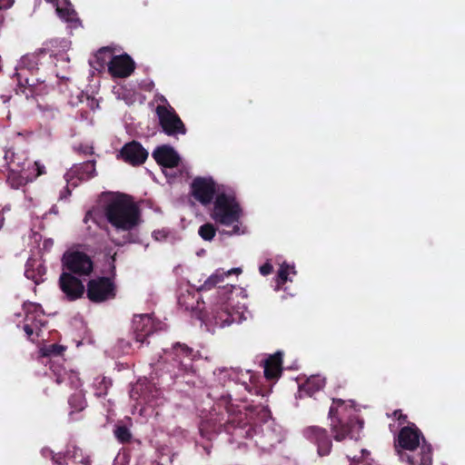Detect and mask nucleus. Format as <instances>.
<instances>
[{"instance_id":"obj_17","label":"nucleus","mask_w":465,"mask_h":465,"mask_svg":"<svg viewBox=\"0 0 465 465\" xmlns=\"http://www.w3.org/2000/svg\"><path fill=\"white\" fill-rule=\"evenodd\" d=\"M152 155L155 162L164 168L177 167L181 162L178 153L168 144L156 147Z\"/></svg>"},{"instance_id":"obj_6","label":"nucleus","mask_w":465,"mask_h":465,"mask_svg":"<svg viewBox=\"0 0 465 465\" xmlns=\"http://www.w3.org/2000/svg\"><path fill=\"white\" fill-rule=\"evenodd\" d=\"M97 175L96 161L88 160L81 163L74 164L64 174L67 184L64 186L59 192V201H67L68 196L71 195L70 185L76 187L77 182L89 181Z\"/></svg>"},{"instance_id":"obj_1","label":"nucleus","mask_w":465,"mask_h":465,"mask_svg":"<svg viewBox=\"0 0 465 465\" xmlns=\"http://www.w3.org/2000/svg\"><path fill=\"white\" fill-rule=\"evenodd\" d=\"M219 407H223L227 413V419L221 424L222 430L231 436V442L240 443L242 440H252L259 436L262 430L257 422L265 423L271 418V411L268 406L262 404L248 405L245 411L232 403V398L227 392L217 395L214 391L208 393Z\"/></svg>"},{"instance_id":"obj_7","label":"nucleus","mask_w":465,"mask_h":465,"mask_svg":"<svg viewBox=\"0 0 465 465\" xmlns=\"http://www.w3.org/2000/svg\"><path fill=\"white\" fill-rule=\"evenodd\" d=\"M62 264L66 272L74 276H89L94 271L93 260L81 251L65 252L62 258Z\"/></svg>"},{"instance_id":"obj_40","label":"nucleus","mask_w":465,"mask_h":465,"mask_svg":"<svg viewBox=\"0 0 465 465\" xmlns=\"http://www.w3.org/2000/svg\"><path fill=\"white\" fill-rule=\"evenodd\" d=\"M260 273L263 276L271 274L273 271V267L270 262H265L259 268Z\"/></svg>"},{"instance_id":"obj_34","label":"nucleus","mask_w":465,"mask_h":465,"mask_svg":"<svg viewBox=\"0 0 465 465\" xmlns=\"http://www.w3.org/2000/svg\"><path fill=\"white\" fill-rule=\"evenodd\" d=\"M34 263L35 262H27L25 275L27 279L34 281L35 283H38V281L42 277V266L41 264H38L37 272H35V269L31 268L34 266Z\"/></svg>"},{"instance_id":"obj_22","label":"nucleus","mask_w":465,"mask_h":465,"mask_svg":"<svg viewBox=\"0 0 465 465\" xmlns=\"http://www.w3.org/2000/svg\"><path fill=\"white\" fill-rule=\"evenodd\" d=\"M96 203H145L144 201L135 202L130 194L121 192L106 191L99 194Z\"/></svg>"},{"instance_id":"obj_15","label":"nucleus","mask_w":465,"mask_h":465,"mask_svg":"<svg viewBox=\"0 0 465 465\" xmlns=\"http://www.w3.org/2000/svg\"><path fill=\"white\" fill-rule=\"evenodd\" d=\"M135 69V63L127 54L114 55L108 63V72L113 77L126 78Z\"/></svg>"},{"instance_id":"obj_30","label":"nucleus","mask_w":465,"mask_h":465,"mask_svg":"<svg viewBox=\"0 0 465 465\" xmlns=\"http://www.w3.org/2000/svg\"><path fill=\"white\" fill-rule=\"evenodd\" d=\"M113 56L111 48L102 47L94 54V63H96L100 68H104L105 64L108 65V63Z\"/></svg>"},{"instance_id":"obj_8","label":"nucleus","mask_w":465,"mask_h":465,"mask_svg":"<svg viewBox=\"0 0 465 465\" xmlns=\"http://www.w3.org/2000/svg\"><path fill=\"white\" fill-rule=\"evenodd\" d=\"M87 298L94 303L104 302L114 299L116 296V286L109 277H97L87 282Z\"/></svg>"},{"instance_id":"obj_45","label":"nucleus","mask_w":465,"mask_h":465,"mask_svg":"<svg viewBox=\"0 0 465 465\" xmlns=\"http://www.w3.org/2000/svg\"><path fill=\"white\" fill-rule=\"evenodd\" d=\"M153 236L155 240H163L167 237V233L164 231H154Z\"/></svg>"},{"instance_id":"obj_3","label":"nucleus","mask_w":465,"mask_h":465,"mask_svg":"<svg viewBox=\"0 0 465 465\" xmlns=\"http://www.w3.org/2000/svg\"><path fill=\"white\" fill-rule=\"evenodd\" d=\"M328 418L331 431L336 441H342L346 439L356 440L363 428V420L360 418L351 401L332 399Z\"/></svg>"},{"instance_id":"obj_9","label":"nucleus","mask_w":465,"mask_h":465,"mask_svg":"<svg viewBox=\"0 0 465 465\" xmlns=\"http://www.w3.org/2000/svg\"><path fill=\"white\" fill-rule=\"evenodd\" d=\"M159 124L168 136L185 134L187 130L175 110L172 106L158 105L156 107Z\"/></svg>"},{"instance_id":"obj_53","label":"nucleus","mask_w":465,"mask_h":465,"mask_svg":"<svg viewBox=\"0 0 465 465\" xmlns=\"http://www.w3.org/2000/svg\"><path fill=\"white\" fill-rule=\"evenodd\" d=\"M33 306L35 308V311H36L40 307L39 305H36V304H34Z\"/></svg>"},{"instance_id":"obj_47","label":"nucleus","mask_w":465,"mask_h":465,"mask_svg":"<svg viewBox=\"0 0 465 465\" xmlns=\"http://www.w3.org/2000/svg\"><path fill=\"white\" fill-rule=\"evenodd\" d=\"M4 211H5V208H2L0 210V229L2 228V226L4 224V222H5V217H4V214H3Z\"/></svg>"},{"instance_id":"obj_21","label":"nucleus","mask_w":465,"mask_h":465,"mask_svg":"<svg viewBox=\"0 0 465 465\" xmlns=\"http://www.w3.org/2000/svg\"><path fill=\"white\" fill-rule=\"evenodd\" d=\"M264 376L267 380L278 379L282 372V353L280 351L268 356L263 362Z\"/></svg>"},{"instance_id":"obj_38","label":"nucleus","mask_w":465,"mask_h":465,"mask_svg":"<svg viewBox=\"0 0 465 465\" xmlns=\"http://www.w3.org/2000/svg\"><path fill=\"white\" fill-rule=\"evenodd\" d=\"M30 172L31 176L35 179L36 177L45 173V167L40 162H31Z\"/></svg>"},{"instance_id":"obj_29","label":"nucleus","mask_w":465,"mask_h":465,"mask_svg":"<svg viewBox=\"0 0 465 465\" xmlns=\"http://www.w3.org/2000/svg\"><path fill=\"white\" fill-rule=\"evenodd\" d=\"M114 435L121 444L129 443L133 439L131 430L125 425H115Z\"/></svg>"},{"instance_id":"obj_36","label":"nucleus","mask_w":465,"mask_h":465,"mask_svg":"<svg viewBox=\"0 0 465 465\" xmlns=\"http://www.w3.org/2000/svg\"><path fill=\"white\" fill-rule=\"evenodd\" d=\"M56 11L61 18L65 20L66 22H72L74 20V17L76 15V13L74 10L71 8H63V7H57Z\"/></svg>"},{"instance_id":"obj_25","label":"nucleus","mask_w":465,"mask_h":465,"mask_svg":"<svg viewBox=\"0 0 465 465\" xmlns=\"http://www.w3.org/2000/svg\"><path fill=\"white\" fill-rule=\"evenodd\" d=\"M241 270L239 268L232 269L227 272L217 270L214 273H213L202 284L198 291H209L214 288L216 285L223 283L224 282V277L231 275L232 272H239Z\"/></svg>"},{"instance_id":"obj_24","label":"nucleus","mask_w":465,"mask_h":465,"mask_svg":"<svg viewBox=\"0 0 465 465\" xmlns=\"http://www.w3.org/2000/svg\"><path fill=\"white\" fill-rule=\"evenodd\" d=\"M223 299L225 300V302L221 304L214 316L216 324L221 326L230 325L237 320L236 313L230 310V304L228 303L231 299L230 296H226Z\"/></svg>"},{"instance_id":"obj_11","label":"nucleus","mask_w":465,"mask_h":465,"mask_svg":"<svg viewBox=\"0 0 465 465\" xmlns=\"http://www.w3.org/2000/svg\"><path fill=\"white\" fill-rule=\"evenodd\" d=\"M303 433L305 438L316 446L320 457L330 455L332 449V440L325 428L309 426Z\"/></svg>"},{"instance_id":"obj_32","label":"nucleus","mask_w":465,"mask_h":465,"mask_svg":"<svg viewBox=\"0 0 465 465\" xmlns=\"http://www.w3.org/2000/svg\"><path fill=\"white\" fill-rule=\"evenodd\" d=\"M67 455L71 457L74 462L81 463L83 465H91L92 460L89 456H84L82 449L74 446L73 450H68L66 451Z\"/></svg>"},{"instance_id":"obj_16","label":"nucleus","mask_w":465,"mask_h":465,"mask_svg":"<svg viewBox=\"0 0 465 465\" xmlns=\"http://www.w3.org/2000/svg\"><path fill=\"white\" fill-rule=\"evenodd\" d=\"M171 356L180 369L188 372L193 369V361L196 352L185 343L176 342L172 347Z\"/></svg>"},{"instance_id":"obj_18","label":"nucleus","mask_w":465,"mask_h":465,"mask_svg":"<svg viewBox=\"0 0 465 465\" xmlns=\"http://www.w3.org/2000/svg\"><path fill=\"white\" fill-rule=\"evenodd\" d=\"M154 326L149 314L135 315L133 320V331L135 341L141 344L153 333Z\"/></svg>"},{"instance_id":"obj_46","label":"nucleus","mask_w":465,"mask_h":465,"mask_svg":"<svg viewBox=\"0 0 465 465\" xmlns=\"http://www.w3.org/2000/svg\"><path fill=\"white\" fill-rule=\"evenodd\" d=\"M14 4V0H0V8L7 9Z\"/></svg>"},{"instance_id":"obj_43","label":"nucleus","mask_w":465,"mask_h":465,"mask_svg":"<svg viewBox=\"0 0 465 465\" xmlns=\"http://www.w3.org/2000/svg\"><path fill=\"white\" fill-rule=\"evenodd\" d=\"M233 288H234V286H232V285L229 286L228 284H226L223 287L219 286V289H221V291H219V293H220V295H223V296H225L229 293L231 294Z\"/></svg>"},{"instance_id":"obj_50","label":"nucleus","mask_w":465,"mask_h":465,"mask_svg":"<svg viewBox=\"0 0 465 465\" xmlns=\"http://www.w3.org/2000/svg\"><path fill=\"white\" fill-rule=\"evenodd\" d=\"M32 320H33V317H31V314L28 312V313L26 314L25 321H27V322H28V321H32Z\"/></svg>"},{"instance_id":"obj_49","label":"nucleus","mask_w":465,"mask_h":465,"mask_svg":"<svg viewBox=\"0 0 465 465\" xmlns=\"http://www.w3.org/2000/svg\"><path fill=\"white\" fill-rule=\"evenodd\" d=\"M48 113L50 114V116L52 118H54L55 116V112L54 109L51 108L50 110H48Z\"/></svg>"},{"instance_id":"obj_19","label":"nucleus","mask_w":465,"mask_h":465,"mask_svg":"<svg viewBox=\"0 0 465 465\" xmlns=\"http://www.w3.org/2000/svg\"><path fill=\"white\" fill-rule=\"evenodd\" d=\"M5 161L8 171L13 173H31V161L24 152H15L12 149L5 151Z\"/></svg>"},{"instance_id":"obj_31","label":"nucleus","mask_w":465,"mask_h":465,"mask_svg":"<svg viewBox=\"0 0 465 465\" xmlns=\"http://www.w3.org/2000/svg\"><path fill=\"white\" fill-rule=\"evenodd\" d=\"M420 465H432V447L423 440L420 453Z\"/></svg>"},{"instance_id":"obj_23","label":"nucleus","mask_w":465,"mask_h":465,"mask_svg":"<svg viewBox=\"0 0 465 465\" xmlns=\"http://www.w3.org/2000/svg\"><path fill=\"white\" fill-rule=\"evenodd\" d=\"M325 383V378L321 375H312L309 377L302 385L299 386L300 397H302L303 395L312 397L316 392L324 388Z\"/></svg>"},{"instance_id":"obj_10","label":"nucleus","mask_w":465,"mask_h":465,"mask_svg":"<svg viewBox=\"0 0 465 465\" xmlns=\"http://www.w3.org/2000/svg\"><path fill=\"white\" fill-rule=\"evenodd\" d=\"M241 205H213L211 212L212 219L219 224L224 226H232V230L228 233L239 234L240 233V216Z\"/></svg>"},{"instance_id":"obj_35","label":"nucleus","mask_w":465,"mask_h":465,"mask_svg":"<svg viewBox=\"0 0 465 465\" xmlns=\"http://www.w3.org/2000/svg\"><path fill=\"white\" fill-rule=\"evenodd\" d=\"M64 350L65 348L64 346L54 343L43 349V355L45 357H59Z\"/></svg>"},{"instance_id":"obj_54","label":"nucleus","mask_w":465,"mask_h":465,"mask_svg":"<svg viewBox=\"0 0 465 465\" xmlns=\"http://www.w3.org/2000/svg\"><path fill=\"white\" fill-rule=\"evenodd\" d=\"M344 460H345L346 462L350 463V460H349L348 457H345Z\"/></svg>"},{"instance_id":"obj_48","label":"nucleus","mask_w":465,"mask_h":465,"mask_svg":"<svg viewBox=\"0 0 465 465\" xmlns=\"http://www.w3.org/2000/svg\"><path fill=\"white\" fill-rule=\"evenodd\" d=\"M91 218H92V212L91 211H87V213L85 214V217H84V222L86 223Z\"/></svg>"},{"instance_id":"obj_27","label":"nucleus","mask_w":465,"mask_h":465,"mask_svg":"<svg viewBox=\"0 0 465 465\" xmlns=\"http://www.w3.org/2000/svg\"><path fill=\"white\" fill-rule=\"evenodd\" d=\"M34 177L31 176V173H13L9 172L7 176V183L13 188H19L22 185L26 184L28 182H32Z\"/></svg>"},{"instance_id":"obj_44","label":"nucleus","mask_w":465,"mask_h":465,"mask_svg":"<svg viewBox=\"0 0 465 465\" xmlns=\"http://www.w3.org/2000/svg\"><path fill=\"white\" fill-rule=\"evenodd\" d=\"M24 331L29 340H32V335L34 334L35 329L30 324L25 323L24 325Z\"/></svg>"},{"instance_id":"obj_39","label":"nucleus","mask_w":465,"mask_h":465,"mask_svg":"<svg viewBox=\"0 0 465 465\" xmlns=\"http://www.w3.org/2000/svg\"><path fill=\"white\" fill-rule=\"evenodd\" d=\"M289 265H282L278 271V278L280 283H285L288 280Z\"/></svg>"},{"instance_id":"obj_42","label":"nucleus","mask_w":465,"mask_h":465,"mask_svg":"<svg viewBox=\"0 0 465 465\" xmlns=\"http://www.w3.org/2000/svg\"><path fill=\"white\" fill-rule=\"evenodd\" d=\"M393 417L399 420L401 424L407 421V415L403 414L401 410H395L392 413Z\"/></svg>"},{"instance_id":"obj_52","label":"nucleus","mask_w":465,"mask_h":465,"mask_svg":"<svg viewBox=\"0 0 465 465\" xmlns=\"http://www.w3.org/2000/svg\"><path fill=\"white\" fill-rule=\"evenodd\" d=\"M261 391H262L261 389H257V388L254 389V391L256 394H259L261 392Z\"/></svg>"},{"instance_id":"obj_13","label":"nucleus","mask_w":465,"mask_h":465,"mask_svg":"<svg viewBox=\"0 0 465 465\" xmlns=\"http://www.w3.org/2000/svg\"><path fill=\"white\" fill-rule=\"evenodd\" d=\"M425 438L420 429L413 423L410 422L407 426L402 427L398 434L395 448H401L407 450H416Z\"/></svg>"},{"instance_id":"obj_37","label":"nucleus","mask_w":465,"mask_h":465,"mask_svg":"<svg viewBox=\"0 0 465 465\" xmlns=\"http://www.w3.org/2000/svg\"><path fill=\"white\" fill-rule=\"evenodd\" d=\"M74 153H78L81 156H88L93 155L94 153V147L89 144L80 143L78 145H74L73 147Z\"/></svg>"},{"instance_id":"obj_20","label":"nucleus","mask_w":465,"mask_h":465,"mask_svg":"<svg viewBox=\"0 0 465 465\" xmlns=\"http://www.w3.org/2000/svg\"><path fill=\"white\" fill-rule=\"evenodd\" d=\"M50 370L52 371V378L54 379L57 384H65L70 387L78 386L79 378L77 372L66 370L54 361H51Z\"/></svg>"},{"instance_id":"obj_4","label":"nucleus","mask_w":465,"mask_h":465,"mask_svg":"<svg viewBox=\"0 0 465 465\" xmlns=\"http://www.w3.org/2000/svg\"><path fill=\"white\" fill-rule=\"evenodd\" d=\"M191 193L200 203H238L233 188L218 184L211 176H197L190 185Z\"/></svg>"},{"instance_id":"obj_26","label":"nucleus","mask_w":465,"mask_h":465,"mask_svg":"<svg viewBox=\"0 0 465 465\" xmlns=\"http://www.w3.org/2000/svg\"><path fill=\"white\" fill-rule=\"evenodd\" d=\"M68 404L71 408L70 415L74 412H80L87 407V401L82 391L73 393L68 399Z\"/></svg>"},{"instance_id":"obj_51","label":"nucleus","mask_w":465,"mask_h":465,"mask_svg":"<svg viewBox=\"0 0 465 465\" xmlns=\"http://www.w3.org/2000/svg\"><path fill=\"white\" fill-rule=\"evenodd\" d=\"M144 401H145V402H146L147 404H150L151 406H153V402H152V401H151L150 399H145V398H144Z\"/></svg>"},{"instance_id":"obj_5","label":"nucleus","mask_w":465,"mask_h":465,"mask_svg":"<svg viewBox=\"0 0 465 465\" xmlns=\"http://www.w3.org/2000/svg\"><path fill=\"white\" fill-rule=\"evenodd\" d=\"M105 206L104 214L108 223L118 231H132L142 223L139 205Z\"/></svg>"},{"instance_id":"obj_12","label":"nucleus","mask_w":465,"mask_h":465,"mask_svg":"<svg viewBox=\"0 0 465 465\" xmlns=\"http://www.w3.org/2000/svg\"><path fill=\"white\" fill-rule=\"evenodd\" d=\"M148 158L147 150L137 141L126 143L119 151L117 159L132 166H140Z\"/></svg>"},{"instance_id":"obj_28","label":"nucleus","mask_w":465,"mask_h":465,"mask_svg":"<svg viewBox=\"0 0 465 465\" xmlns=\"http://www.w3.org/2000/svg\"><path fill=\"white\" fill-rule=\"evenodd\" d=\"M112 385V381L104 376L95 378L94 381V395L96 397H104Z\"/></svg>"},{"instance_id":"obj_41","label":"nucleus","mask_w":465,"mask_h":465,"mask_svg":"<svg viewBox=\"0 0 465 465\" xmlns=\"http://www.w3.org/2000/svg\"><path fill=\"white\" fill-rule=\"evenodd\" d=\"M50 453L52 454V460L55 465H64V455L62 453L54 454L52 450H50Z\"/></svg>"},{"instance_id":"obj_33","label":"nucleus","mask_w":465,"mask_h":465,"mask_svg":"<svg viewBox=\"0 0 465 465\" xmlns=\"http://www.w3.org/2000/svg\"><path fill=\"white\" fill-rule=\"evenodd\" d=\"M198 233L204 241H212L216 234V228L213 223H207L200 226Z\"/></svg>"},{"instance_id":"obj_2","label":"nucleus","mask_w":465,"mask_h":465,"mask_svg":"<svg viewBox=\"0 0 465 465\" xmlns=\"http://www.w3.org/2000/svg\"><path fill=\"white\" fill-rule=\"evenodd\" d=\"M47 52L46 49L41 48L21 57L13 74V78L17 83L16 94H23L29 99L45 95L53 89V86L46 83V79L43 78L39 72L40 56Z\"/></svg>"},{"instance_id":"obj_14","label":"nucleus","mask_w":465,"mask_h":465,"mask_svg":"<svg viewBox=\"0 0 465 465\" xmlns=\"http://www.w3.org/2000/svg\"><path fill=\"white\" fill-rule=\"evenodd\" d=\"M59 287L65 298L72 302L83 297L85 288L83 282L70 272H63L59 277Z\"/></svg>"}]
</instances>
